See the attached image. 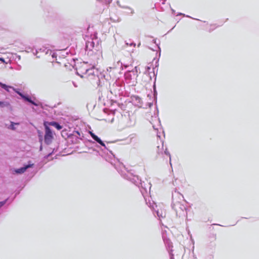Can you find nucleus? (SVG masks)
I'll return each mask as SVG.
<instances>
[{
  "label": "nucleus",
  "instance_id": "13",
  "mask_svg": "<svg viewBox=\"0 0 259 259\" xmlns=\"http://www.w3.org/2000/svg\"><path fill=\"white\" fill-rule=\"evenodd\" d=\"M5 204V202H0V207Z\"/></svg>",
  "mask_w": 259,
  "mask_h": 259
},
{
  "label": "nucleus",
  "instance_id": "14",
  "mask_svg": "<svg viewBox=\"0 0 259 259\" xmlns=\"http://www.w3.org/2000/svg\"><path fill=\"white\" fill-rule=\"evenodd\" d=\"M156 126L155 125H153V127L154 128L156 129V130H157L158 129V127H156Z\"/></svg>",
  "mask_w": 259,
  "mask_h": 259
},
{
  "label": "nucleus",
  "instance_id": "3",
  "mask_svg": "<svg viewBox=\"0 0 259 259\" xmlns=\"http://www.w3.org/2000/svg\"><path fill=\"white\" fill-rule=\"evenodd\" d=\"M45 128V142L47 144H50L52 143L53 139V133L49 127L46 126Z\"/></svg>",
  "mask_w": 259,
  "mask_h": 259
},
{
  "label": "nucleus",
  "instance_id": "8",
  "mask_svg": "<svg viewBox=\"0 0 259 259\" xmlns=\"http://www.w3.org/2000/svg\"><path fill=\"white\" fill-rule=\"evenodd\" d=\"M19 125V123H16L11 121V124L8 127V128L11 129L12 130H15L16 129V126Z\"/></svg>",
  "mask_w": 259,
  "mask_h": 259
},
{
  "label": "nucleus",
  "instance_id": "10",
  "mask_svg": "<svg viewBox=\"0 0 259 259\" xmlns=\"http://www.w3.org/2000/svg\"><path fill=\"white\" fill-rule=\"evenodd\" d=\"M9 105V103H7V102H2V101H0V106L1 107H5V106H8Z\"/></svg>",
  "mask_w": 259,
  "mask_h": 259
},
{
  "label": "nucleus",
  "instance_id": "6",
  "mask_svg": "<svg viewBox=\"0 0 259 259\" xmlns=\"http://www.w3.org/2000/svg\"><path fill=\"white\" fill-rule=\"evenodd\" d=\"M32 165V164H28V165H25L22 167L15 169L14 171L16 174H23L26 171V170L28 168L31 167Z\"/></svg>",
  "mask_w": 259,
  "mask_h": 259
},
{
  "label": "nucleus",
  "instance_id": "2",
  "mask_svg": "<svg viewBox=\"0 0 259 259\" xmlns=\"http://www.w3.org/2000/svg\"><path fill=\"white\" fill-rule=\"evenodd\" d=\"M138 72L137 67H135L131 71H127L124 74L125 79L128 80H135L138 76Z\"/></svg>",
  "mask_w": 259,
  "mask_h": 259
},
{
  "label": "nucleus",
  "instance_id": "9",
  "mask_svg": "<svg viewBox=\"0 0 259 259\" xmlns=\"http://www.w3.org/2000/svg\"><path fill=\"white\" fill-rule=\"evenodd\" d=\"M86 47L87 49L92 50V49L94 48L93 42L88 41L86 44Z\"/></svg>",
  "mask_w": 259,
  "mask_h": 259
},
{
  "label": "nucleus",
  "instance_id": "17",
  "mask_svg": "<svg viewBox=\"0 0 259 259\" xmlns=\"http://www.w3.org/2000/svg\"><path fill=\"white\" fill-rule=\"evenodd\" d=\"M157 214H158V215H159V212H158V211L157 212Z\"/></svg>",
  "mask_w": 259,
  "mask_h": 259
},
{
  "label": "nucleus",
  "instance_id": "5",
  "mask_svg": "<svg viewBox=\"0 0 259 259\" xmlns=\"http://www.w3.org/2000/svg\"><path fill=\"white\" fill-rule=\"evenodd\" d=\"M44 125L45 127H46V125L48 127H49L50 125H52V126L55 127L58 130H60L62 128V126H61L58 123L55 122V121H52V122L45 121L44 122Z\"/></svg>",
  "mask_w": 259,
  "mask_h": 259
},
{
  "label": "nucleus",
  "instance_id": "15",
  "mask_svg": "<svg viewBox=\"0 0 259 259\" xmlns=\"http://www.w3.org/2000/svg\"><path fill=\"white\" fill-rule=\"evenodd\" d=\"M111 69H112V68L110 67V68L107 69V71H110Z\"/></svg>",
  "mask_w": 259,
  "mask_h": 259
},
{
  "label": "nucleus",
  "instance_id": "4",
  "mask_svg": "<svg viewBox=\"0 0 259 259\" xmlns=\"http://www.w3.org/2000/svg\"><path fill=\"white\" fill-rule=\"evenodd\" d=\"M13 90V91H14L15 92H16L18 94H19L25 100H26V101H27L32 103V104H33V105H34L35 106L38 105V104L34 102L29 98H28L27 96H24L21 93H20V92H18V91H17L15 89H14L12 86L8 85V88H6V91H7L8 92H10V91H11L10 90Z\"/></svg>",
  "mask_w": 259,
  "mask_h": 259
},
{
  "label": "nucleus",
  "instance_id": "12",
  "mask_svg": "<svg viewBox=\"0 0 259 259\" xmlns=\"http://www.w3.org/2000/svg\"><path fill=\"white\" fill-rule=\"evenodd\" d=\"M0 61H2L3 63H7V62H6L5 60L3 58H0Z\"/></svg>",
  "mask_w": 259,
  "mask_h": 259
},
{
  "label": "nucleus",
  "instance_id": "16",
  "mask_svg": "<svg viewBox=\"0 0 259 259\" xmlns=\"http://www.w3.org/2000/svg\"><path fill=\"white\" fill-rule=\"evenodd\" d=\"M156 120H157V123L158 124L159 123V121L158 119H156Z\"/></svg>",
  "mask_w": 259,
  "mask_h": 259
},
{
  "label": "nucleus",
  "instance_id": "7",
  "mask_svg": "<svg viewBox=\"0 0 259 259\" xmlns=\"http://www.w3.org/2000/svg\"><path fill=\"white\" fill-rule=\"evenodd\" d=\"M89 134L96 141H97L98 143L101 145L105 147V144L101 141V140L98 138L96 135H95L92 132L90 131Z\"/></svg>",
  "mask_w": 259,
  "mask_h": 259
},
{
  "label": "nucleus",
  "instance_id": "1",
  "mask_svg": "<svg viewBox=\"0 0 259 259\" xmlns=\"http://www.w3.org/2000/svg\"><path fill=\"white\" fill-rule=\"evenodd\" d=\"M92 69H89L88 64L84 62L81 63L77 68V73L82 77L86 75L88 72L92 73Z\"/></svg>",
  "mask_w": 259,
  "mask_h": 259
},
{
  "label": "nucleus",
  "instance_id": "11",
  "mask_svg": "<svg viewBox=\"0 0 259 259\" xmlns=\"http://www.w3.org/2000/svg\"><path fill=\"white\" fill-rule=\"evenodd\" d=\"M0 85L3 89H4L5 90H6V88H8V85L3 83L1 82H0Z\"/></svg>",
  "mask_w": 259,
  "mask_h": 259
}]
</instances>
